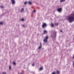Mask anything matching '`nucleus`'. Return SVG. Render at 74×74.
<instances>
[{
	"label": "nucleus",
	"mask_w": 74,
	"mask_h": 74,
	"mask_svg": "<svg viewBox=\"0 0 74 74\" xmlns=\"http://www.w3.org/2000/svg\"><path fill=\"white\" fill-rule=\"evenodd\" d=\"M71 16L68 17L67 18V20L69 23H72L74 21V13L71 14Z\"/></svg>",
	"instance_id": "f257e3e1"
},
{
	"label": "nucleus",
	"mask_w": 74,
	"mask_h": 74,
	"mask_svg": "<svg viewBox=\"0 0 74 74\" xmlns=\"http://www.w3.org/2000/svg\"><path fill=\"white\" fill-rule=\"evenodd\" d=\"M48 36H46V38L43 40L44 42H48Z\"/></svg>",
	"instance_id": "f03ea898"
},
{
	"label": "nucleus",
	"mask_w": 74,
	"mask_h": 74,
	"mask_svg": "<svg viewBox=\"0 0 74 74\" xmlns=\"http://www.w3.org/2000/svg\"><path fill=\"white\" fill-rule=\"evenodd\" d=\"M47 25H48L47 24H46V23H44L42 25V27L43 28H45L47 26Z\"/></svg>",
	"instance_id": "7ed1b4c3"
},
{
	"label": "nucleus",
	"mask_w": 74,
	"mask_h": 74,
	"mask_svg": "<svg viewBox=\"0 0 74 74\" xmlns=\"http://www.w3.org/2000/svg\"><path fill=\"white\" fill-rule=\"evenodd\" d=\"M57 11L58 12H60L62 11V8H60L58 9Z\"/></svg>",
	"instance_id": "20e7f679"
},
{
	"label": "nucleus",
	"mask_w": 74,
	"mask_h": 74,
	"mask_svg": "<svg viewBox=\"0 0 74 74\" xmlns=\"http://www.w3.org/2000/svg\"><path fill=\"white\" fill-rule=\"evenodd\" d=\"M12 4H15V0H11Z\"/></svg>",
	"instance_id": "39448f33"
},
{
	"label": "nucleus",
	"mask_w": 74,
	"mask_h": 74,
	"mask_svg": "<svg viewBox=\"0 0 74 74\" xmlns=\"http://www.w3.org/2000/svg\"><path fill=\"white\" fill-rule=\"evenodd\" d=\"M56 33H57V32L56 31H54L53 34H54V35L56 37Z\"/></svg>",
	"instance_id": "423d86ee"
},
{
	"label": "nucleus",
	"mask_w": 74,
	"mask_h": 74,
	"mask_svg": "<svg viewBox=\"0 0 74 74\" xmlns=\"http://www.w3.org/2000/svg\"><path fill=\"white\" fill-rule=\"evenodd\" d=\"M50 25L52 27H54V25L53 24H51Z\"/></svg>",
	"instance_id": "0eeeda50"
},
{
	"label": "nucleus",
	"mask_w": 74,
	"mask_h": 74,
	"mask_svg": "<svg viewBox=\"0 0 74 74\" xmlns=\"http://www.w3.org/2000/svg\"><path fill=\"white\" fill-rule=\"evenodd\" d=\"M13 65H16V63H15V62L14 61H13Z\"/></svg>",
	"instance_id": "6e6552de"
},
{
	"label": "nucleus",
	"mask_w": 74,
	"mask_h": 74,
	"mask_svg": "<svg viewBox=\"0 0 74 74\" xmlns=\"http://www.w3.org/2000/svg\"><path fill=\"white\" fill-rule=\"evenodd\" d=\"M42 70H43V68L42 67H40L39 69V70L40 71Z\"/></svg>",
	"instance_id": "1a4fd4ad"
},
{
	"label": "nucleus",
	"mask_w": 74,
	"mask_h": 74,
	"mask_svg": "<svg viewBox=\"0 0 74 74\" xmlns=\"http://www.w3.org/2000/svg\"><path fill=\"white\" fill-rule=\"evenodd\" d=\"M47 33V31L46 30H45L44 31V34H46V33Z\"/></svg>",
	"instance_id": "9d476101"
},
{
	"label": "nucleus",
	"mask_w": 74,
	"mask_h": 74,
	"mask_svg": "<svg viewBox=\"0 0 74 74\" xmlns=\"http://www.w3.org/2000/svg\"><path fill=\"white\" fill-rule=\"evenodd\" d=\"M24 11V8H22V9L21 10V12H23V11Z\"/></svg>",
	"instance_id": "9b49d317"
},
{
	"label": "nucleus",
	"mask_w": 74,
	"mask_h": 74,
	"mask_svg": "<svg viewBox=\"0 0 74 74\" xmlns=\"http://www.w3.org/2000/svg\"><path fill=\"white\" fill-rule=\"evenodd\" d=\"M58 25H59V24L58 23H55V25H56V26H58Z\"/></svg>",
	"instance_id": "f8f14e48"
},
{
	"label": "nucleus",
	"mask_w": 74,
	"mask_h": 74,
	"mask_svg": "<svg viewBox=\"0 0 74 74\" xmlns=\"http://www.w3.org/2000/svg\"><path fill=\"white\" fill-rule=\"evenodd\" d=\"M65 0H61L60 1V2L62 3V2H63V1H64Z\"/></svg>",
	"instance_id": "ddd939ff"
},
{
	"label": "nucleus",
	"mask_w": 74,
	"mask_h": 74,
	"mask_svg": "<svg viewBox=\"0 0 74 74\" xmlns=\"http://www.w3.org/2000/svg\"><path fill=\"white\" fill-rule=\"evenodd\" d=\"M9 70H11V66H9Z\"/></svg>",
	"instance_id": "4468645a"
},
{
	"label": "nucleus",
	"mask_w": 74,
	"mask_h": 74,
	"mask_svg": "<svg viewBox=\"0 0 74 74\" xmlns=\"http://www.w3.org/2000/svg\"><path fill=\"white\" fill-rule=\"evenodd\" d=\"M28 3L30 5L32 4V2H29Z\"/></svg>",
	"instance_id": "2eb2a0df"
},
{
	"label": "nucleus",
	"mask_w": 74,
	"mask_h": 74,
	"mask_svg": "<svg viewBox=\"0 0 74 74\" xmlns=\"http://www.w3.org/2000/svg\"><path fill=\"white\" fill-rule=\"evenodd\" d=\"M3 22H0V25H3Z\"/></svg>",
	"instance_id": "dca6fc26"
},
{
	"label": "nucleus",
	"mask_w": 74,
	"mask_h": 74,
	"mask_svg": "<svg viewBox=\"0 0 74 74\" xmlns=\"http://www.w3.org/2000/svg\"><path fill=\"white\" fill-rule=\"evenodd\" d=\"M0 7H1V8H4V6H0Z\"/></svg>",
	"instance_id": "f3484780"
},
{
	"label": "nucleus",
	"mask_w": 74,
	"mask_h": 74,
	"mask_svg": "<svg viewBox=\"0 0 74 74\" xmlns=\"http://www.w3.org/2000/svg\"><path fill=\"white\" fill-rule=\"evenodd\" d=\"M41 46H40V47H39L38 48V49H41Z\"/></svg>",
	"instance_id": "a211bd4d"
},
{
	"label": "nucleus",
	"mask_w": 74,
	"mask_h": 74,
	"mask_svg": "<svg viewBox=\"0 0 74 74\" xmlns=\"http://www.w3.org/2000/svg\"><path fill=\"white\" fill-rule=\"evenodd\" d=\"M2 74H7L6 72H3Z\"/></svg>",
	"instance_id": "6ab92c4d"
},
{
	"label": "nucleus",
	"mask_w": 74,
	"mask_h": 74,
	"mask_svg": "<svg viewBox=\"0 0 74 74\" xmlns=\"http://www.w3.org/2000/svg\"><path fill=\"white\" fill-rule=\"evenodd\" d=\"M21 21H24V19L23 18L21 19Z\"/></svg>",
	"instance_id": "aec40b11"
},
{
	"label": "nucleus",
	"mask_w": 74,
	"mask_h": 74,
	"mask_svg": "<svg viewBox=\"0 0 74 74\" xmlns=\"http://www.w3.org/2000/svg\"><path fill=\"white\" fill-rule=\"evenodd\" d=\"M57 72L58 73V74H59V73H60V72L59 71H57Z\"/></svg>",
	"instance_id": "412c9836"
},
{
	"label": "nucleus",
	"mask_w": 74,
	"mask_h": 74,
	"mask_svg": "<svg viewBox=\"0 0 74 74\" xmlns=\"http://www.w3.org/2000/svg\"><path fill=\"white\" fill-rule=\"evenodd\" d=\"M52 74H56V73H55L54 72H53Z\"/></svg>",
	"instance_id": "4be33fe9"
},
{
	"label": "nucleus",
	"mask_w": 74,
	"mask_h": 74,
	"mask_svg": "<svg viewBox=\"0 0 74 74\" xmlns=\"http://www.w3.org/2000/svg\"><path fill=\"white\" fill-rule=\"evenodd\" d=\"M32 66H34V64H32Z\"/></svg>",
	"instance_id": "5701e85b"
},
{
	"label": "nucleus",
	"mask_w": 74,
	"mask_h": 74,
	"mask_svg": "<svg viewBox=\"0 0 74 74\" xmlns=\"http://www.w3.org/2000/svg\"><path fill=\"white\" fill-rule=\"evenodd\" d=\"M25 4H27V2H25L24 3Z\"/></svg>",
	"instance_id": "b1692460"
},
{
	"label": "nucleus",
	"mask_w": 74,
	"mask_h": 74,
	"mask_svg": "<svg viewBox=\"0 0 74 74\" xmlns=\"http://www.w3.org/2000/svg\"><path fill=\"white\" fill-rule=\"evenodd\" d=\"M40 46H41V43H40Z\"/></svg>",
	"instance_id": "393cba45"
},
{
	"label": "nucleus",
	"mask_w": 74,
	"mask_h": 74,
	"mask_svg": "<svg viewBox=\"0 0 74 74\" xmlns=\"http://www.w3.org/2000/svg\"><path fill=\"white\" fill-rule=\"evenodd\" d=\"M33 12H36V10H34Z\"/></svg>",
	"instance_id": "a878e982"
},
{
	"label": "nucleus",
	"mask_w": 74,
	"mask_h": 74,
	"mask_svg": "<svg viewBox=\"0 0 74 74\" xmlns=\"http://www.w3.org/2000/svg\"><path fill=\"white\" fill-rule=\"evenodd\" d=\"M22 26H23V27H25V25H23Z\"/></svg>",
	"instance_id": "bb28decb"
},
{
	"label": "nucleus",
	"mask_w": 74,
	"mask_h": 74,
	"mask_svg": "<svg viewBox=\"0 0 74 74\" xmlns=\"http://www.w3.org/2000/svg\"><path fill=\"white\" fill-rule=\"evenodd\" d=\"M60 32H62V30H60Z\"/></svg>",
	"instance_id": "cd10ccee"
},
{
	"label": "nucleus",
	"mask_w": 74,
	"mask_h": 74,
	"mask_svg": "<svg viewBox=\"0 0 74 74\" xmlns=\"http://www.w3.org/2000/svg\"><path fill=\"white\" fill-rule=\"evenodd\" d=\"M73 58H74V55L73 56Z\"/></svg>",
	"instance_id": "c85d7f7f"
}]
</instances>
